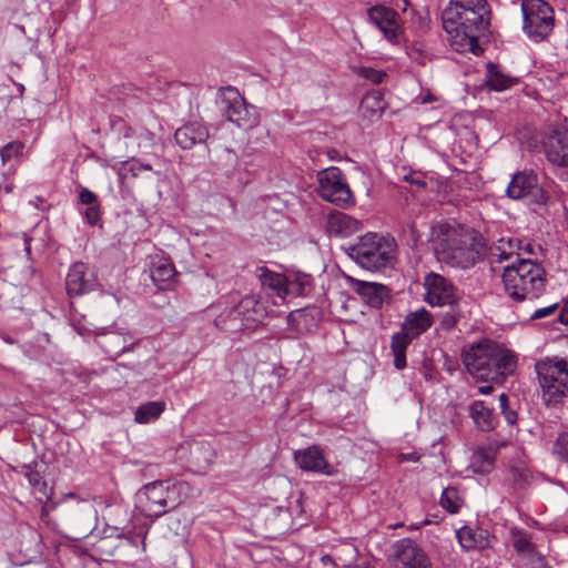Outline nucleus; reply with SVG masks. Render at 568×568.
Wrapping results in <instances>:
<instances>
[{
	"label": "nucleus",
	"instance_id": "1",
	"mask_svg": "<svg viewBox=\"0 0 568 568\" xmlns=\"http://www.w3.org/2000/svg\"><path fill=\"white\" fill-rule=\"evenodd\" d=\"M487 0H450L442 22L450 45L457 52L476 53L478 38L488 26Z\"/></svg>",
	"mask_w": 568,
	"mask_h": 568
},
{
	"label": "nucleus",
	"instance_id": "2",
	"mask_svg": "<svg viewBox=\"0 0 568 568\" xmlns=\"http://www.w3.org/2000/svg\"><path fill=\"white\" fill-rule=\"evenodd\" d=\"M430 241L438 261L462 270L475 265L484 246L479 232L455 222L433 225Z\"/></svg>",
	"mask_w": 568,
	"mask_h": 568
},
{
	"label": "nucleus",
	"instance_id": "3",
	"mask_svg": "<svg viewBox=\"0 0 568 568\" xmlns=\"http://www.w3.org/2000/svg\"><path fill=\"white\" fill-rule=\"evenodd\" d=\"M462 361L474 379L501 385L515 373L518 356L505 345L483 338L463 348Z\"/></svg>",
	"mask_w": 568,
	"mask_h": 568
},
{
	"label": "nucleus",
	"instance_id": "4",
	"mask_svg": "<svg viewBox=\"0 0 568 568\" xmlns=\"http://www.w3.org/2000/svg\"><path fill=\"white\" fill-rule=\"evenodd\" d=\"M396 250L394 237L368 232L348 245L345 252L362 268L378 272L394 265Z\"/></svg>",
	"mask_w": 568,
	"mask_h": 568
},
{
	"label": "nucleus",
	"instance_id": "5",
	"mask_svg": "<svg viewBox=\"0 0 568 568\" xmlns=\"http://www.w3.org/2000/svg\"><path fill=\"white\" fill-rule=\"evenodd\" d=\"M185 489L184 481L173 479L148 483L135 494V508L146 518H159L182 503Z\"/></svg>",
	"mask_w": 568,
	"mask_h": 568
},
{
	"label": "nucleus",
	"instance_id": "6",
	"mask_svg": "<svg viewBox=\"0 0 568 568\" xmlns=\"http://www.w3.org/2000/svg\"><path fill=\"white\" fill-rule=\"evenodd\" d=\"M503 283L506 294L511 300L532 301L545 291V270L531 260H519L504 268Z\"/></svg>",
	"mask_w": 568,
	"mask_h": 568
},
{
	"label": "nucleus",
	"instance_id": "7",
	"mask_svg": "<svg viewBox=\"0 0 568 568\" xmlns=\"http://www.w3.org/2000/svg\"><path fill=\"white\" fill-rule=\"evenodd\" d=\"M535 371L547 405L557 404L568 395V357H545Z\"/></svg>",
	"mask_w": 568,
	"mask_h": 568
},
{
	"label": "nucleus",
	"instance_id": "8",
	"mask_svg": "<svg viewBox=\"0 0 568 568\" xmlns=\"http://www.w3.org/2000/svg\"><path fill=\"white\" fill-rule=\"evenodd\" d=\"M521 11L523 30L530 40L540 42L552 31L554 11L544 0H523Z\"/></svg>",
	"mask_w": 568,
	"mask_h": 568
},
{
	"label": "nucleus",
	"instance_id": "9",
	"mask_svg": "<svg viewBox=\"0 0 568 568\" xmlns=\"http://www.w3.org/2000/svg\"><path fill=\"white\" fill-rule=\"evenodd\" d=\"M320 196L336 206L348 207L355 204V196L342 170L329 166L317 173Z\"/></svg>",
	"mask_w": 568,
	"mask_h": 568
},
{
	"label": "nucleus",
	"instance_id": "10",
	"mask_svg": "<svg viewBox=\"0 0 568 568\" xmlns=\"http://www.w3.org/2000/svg\"><path fill=\"white\" fill-rule=\"evenodd\" d=\"M506 194L513 200L531 197L534 203L547 205L549 194L539 186L538 176L532 170H524L513 175L507 185Z\"/></svg>",
	"mask_w": 568,
	"mask_h": 568
},
{
	"label": "nucleus",
	"instance_id": "11",
	"mask_svg": "<svg viewBox=\"0 0 568 568\" xmlns=\"http://www.w3.org/2000/svg\"><path fill=\"white\" fill-rule=\"evenodd\" d=\"M222 105L227 120L237 128L250 130L258 124V115L255 108L246 104L236 90L227 91V94L222 100Z\"/></svg>",
	"mask_w": 568,
	"mask_h": 568
},
{
	"label": "nucleus",
	"instance_id": "12",
	"mask_svg": "<svg viewBox=\"0 0 568 568\" xmlns=\"http://www.w3.org/2000/svg\"><path fill=\"white\" fill-rule=\"evenodd\" d=\"M369 21L378 28L384 38L392 44H397L403 34L399 14L384 4H376L368 9Z\"/></svg>",
	"mask_w": 568,
	"mask_h": 568
},
{
	"label": "nucleus",
	"instance_id": "13",
	"mask_svg": "<svg viewBox=\"0 0 568 568\" xmlns=\"http://www.w3.org/2000/svg\"><path fill=\"white\" fill-rule=\"evenodd\" d=\"M425 302L430 306L453 305L457 301L455 286L443 275L430 272L424 277Z\"/></svg>",
	"mask_w": 568,
	"mask_h": 568
},
{
	"label": "nucleus",
	"instance_id": "14",
	"mask_svg": "<svg viewBox=\"0 0 568 568\" xmlns=\"http://www.w3.org/2000/svg\"><path fill=\"white\" fill-rule=\"evenodd\" d=\"M390 566L392 568H433L427 554L409 539L396 542Z\"/></svg>",
	"mask_w": 568,
	"mask_h": 568
},
{
	"label": "nucleus",
	"instance_id": "15",
	"mask_svg": "<svg viewBox=\"0 0 568 568\" xmlns=\"http://www.w3.org/2000/svg\"><path fill=\"white\" fill-rule=\"evenodd\" d=\"M98 277L94 267L83 262L73 263L67 274L65 288L69 296H81L97 286Z\"/></svg>",
	"mask_w": 568,
	"mask_h": 568
},
{
	"label": "nucleus",
	"instance_id": "16",
	"mask_svg": "<svg viewBox=\"0 0 568 568\" xmlns=\"http://www.w3.org/2000/svg\"><path fill=\"white\" fill-rule=\"evenodd\" d=\"M544 150L552 165L568 168V130L554 129L544 140Z\"/></svg>",
	"mask_w": 568,
	"mask_h": 568
},
{
	"label": "nucleus",
	"instance_id": "17",
	"mask_svg": "<svg viewBox=\"0 0 568 568\" xmlns=\"http://www.w3.org/2000/svg\"><path fill=\"white\" fill-rule=\"evenodd\" d=\"M357 557L358 549L352 541H341L321 557V564L322 568H356Z\"/></svg>",
	"mask_w": 568,
	"mask_h": 568
},
{
	"label": "nucleus",
	"instance_id": "18",
	"mask_svg": "<svg viewBox=\"0 0 568 568\" xmlns=\"http://www.w3.org/2000/svg\"><path fill=\"white\" fill-rule=\"evenodd\" d=\"M345 281L348 286L356 292L363 301L372 307L379 308L388 296V290L385 285L375 282H365L346 275Z\"/></svg>",
	"mask_w": 568,
	"mask_h": 568
},
{
	"label": "nucleus",
	"instance_id": "19",
	"mask_svg": "<svg viewBox=\"0 0 568 568\" xmlns=\"http://www.w3.org/2000/svg\"><path fill=\"white\" fill-rule=\"evenodd\" d=\"M189 450L187 463L195 467L197 471H204L213 463L215 453L207 442H191L182 444L178 453L180 458Z\"/></svg>",
	"mask_w": 568,
	"mask_h": 568
},
{
	"label": "nucleus",
	"instance_id": "20",
	"mask_svg": "<svg viewBox=\"0 0 568 568\" xmlns=\"http://www.w3.org/2000/svg\"><path fill=\"white\" fill-rule=\"evenodd\" d=\"M294 460L305 471L332 475L323 450L316 445L295 450Z\"/></svg>",
	"mask_w": 568,
	"mask_h": 568
},
{
	"label": "nucleus",
	"instance_id": "21",
	"mask_svg": "<svg viewBox=\"0 0 568 568\" xmlns=\"http://www.w3.org/2000/svg\"><path fill=\"white\" fill-rule=\"evenodd\" d=\"M256 277L262 288L272 297H276L282 302L286 298L287 276L282 273L274 272L266 266L256 268Z\"/></svg>",
	"mask_w": 568,
	"mask_h": 568
},
{
	"label": "nucleus",
	"instance_id": "22",
	"mask_svg": "<svg viewBox=\"0 0 568 568\" xmlns=\"http://www.w3.org/2000/svg\"><path fill=\"white\" fill-rule=\"evenodd\" d=\"M176 143L184 150L193 148L195 144L204 143L209 138V130L199 122H191L175 131Z\"/></svg>",
	"mask_w": 568,
	"mask_h": 568
},
{
	"label": "nucleus",
	"instance_id": "23",
	"mask_svg": "<svg viewBox=\"0 0 568 568\" xmlns=\"http://www.w3.org/2000/svg\"><path fill=\"white\" fill-rule=\"evenodd\" d=\"M151 278L160 290H170L176 282V270L171 261L158 257L152 262Z\"/></svg>",
	"mask_w": 568,
	"mask_h": 568
},
{
	"label": "nucleus",
	"instance_id": "24",
	"mask_svg": "<svg viewBox=\"0 0 568 568\" xmlns=\"http://www.w3.org/2000/svg\"><path fill=\"white\" fill-rule=\"evenodd\" d=\"M361 222L343 212L328 215L326 229L333 236L346 237L361 230Z\"/></svg>",
	"mask_w": 568,
	"mask_h": 568
},
{
	"label": "nucleus",
	"instance_id": "25",
	"mask_svg": "<svg viewBox=\"0 0 568 568\" xmlns=\"http://www.w3.org/2000/svg\"><path fill=\"white\" fill-rule=\"evenodd\" d=\"M434 323L433 315L425 307H420L406 315L402 329L413 338L427 332Z\"/></svg>",
	"mask_w": 568,
	"mask_h": 568
},
{
	"label": "nucleus",
	"instance_id": "26",
	"mask_svg": "<svg viewBox=\"0 0 568 568\" xmlns=\"http://www.w3.org/2000/svg\"><path fill=\"white\" fill-rule=\"evenodd\" d=\"M235 305L248 328L262 322L266 316L265 307L254 295L244 296Z\"/></svg>",
	"mask_w": 568,
	"mask_h": 568
},
{
	"label": "nucleus",
	"instance_id": "27",
	"mask_svg": "<svg viewBox=\"0 0 568 568\" xmlns=\"http://www.w3.org/2000/svg\"><path fill=\"white\" fill-rule=\"evenodd\" d=\"M469 416L481 432L491 430L496 425V416L483 400H474L469 406Z\"/></svg>",
	"mask_w": 568,
	"mask_h": 568
},
{
	"label": "nucleus",
	"instance_id": "28",
	"mask_svg": "<svg viewBox=\"0 0 568 568\" xmlns=\"http://www.w3.org/2000/svg\"><path fill=\"white\" fill-rule=\"evenodd\" d=\"M214 325L224 332H237L247 328L235 304L230 307H225L216 316Z\"/></svg>",
	"mask_w": 568,
	"mask_h": 568
},
{
	"label": "nucleus",
	"instance_id": "29",
	"mask_svg": "<svg viewBox=\"0 0 568 568\" xmlns=\"http://www.w3.org/2000/svg\"><path fill=\"white\" fill-rule=\"evenodd\" d=\"M496 450L493 447H478L471 455L470 468L474 473L486 475L495 466Z\"/></svg>",
	"mask_w": 568,
	"mask_h": 568
},
{
	"label": "nucleus",
	"instance_id": "30",
	"mask_svg": "<svg viewBox=\"0 0 568 568\" xmlns=\"http://www.w3.org/2000/svg\"><path fill=\"white\" fill-rule=\"evenodd\" d=\"M414 338L405 331L394 333L390 341V349L394 355V366L404 369L407 365L406 351Z\"/></svg>",
	"mask_w": 568,
	"mask_h": 568
},
{
	"label": "nucleus",
	"instance_id": "31",
	"mask_svg": "<svg viewBox=\"0 0 568 568\" xmlns=\"http://www.w3.org/2000/svg\"><path fill=\"white\" fill-rule=\"evenodd\" d=\"M164 400H153L140 405L134 413V420L138 424H150L155 422L165 410Z\"/></svg>",
	"mask_w": 568,
	"mask_h": 568
},
{
	"label": "nucleus",
	"instance_id": "32",
	"mask_svg": "<svg viewBox=\"0 0 568 568\" xmlns=\"http://www.w3.org/2000/svg\"><path fill=\"white\" fill-rule=\"evenodd\" d=\"M385 108L386 102L379 90H372L367 92L361 102V111L368 118H378Z\"/></svg>",
	"mask_w": 568,
	"mask_h": 568
},
{
	"label": "nucleus",
	"instance_id": "33",
	"mask_svg": "<svg viewBox=\"0 0 568 568\" xmlns=\"http://www.w3.org/2000/svg\"><path fill=\"white\" fill-rule=\"evenodd\" d=\"M312 291V277L306 274H295L287 276L286 282V297L306 296Z\"/></svg>",
	"mask_w": 568,
	"mask_h": 568
},
{
	"label": "nucleus",
	"instance_id": "34",
	"mask_svg": "<svg viewBox=\"0 0 568 568\" xmlns=\"http://www.w3.org/2000/svg\"><path fill=\"white\" fill-rule=\"evenodd\" d=\"M109 510L105 514L108 525L116 530L131 532L128 520L126 508L121 504L109 505Z\"/></svg>",
	"mask_w": 568,
	"mask_h": 568
},
{
	"label": "nucleus",
	"instance_id": "35",
	"mask_svg": "<svg viewBox=\"0 0 568 568\" xmlns=\"http://www.w3.org/2000/svg\"><path fill=\"white\" fill-rule=\"evenodd\" d=\"M516 79H513L501 73L495 65L489 64L485 83L488 88L495 91H503L509 89Z\"/></svg>",
	"mask_w": 568,
	"mask_h": 568
},
{
	"label": "nucleus",
	"instance_id": "36",
	"mask_svg": "<svg viewBox=\"0 0 568 568\" xmlns=\"http://www.w3.org/2000/svg\"><path fill=\"white\" fill-rule=\"evenodd\" d=\"M511 542L514 549L517 551V554L521 557L523 560H525L529 556H532V554L537 551L529 536L524 531L513 529Z\"/></svg>",
	"mask_w": 568,
	"mask_h": 568
},
{
	"label": "nucleus",
	"instance_id": "37",
	"mask_svg": "<svg viewBox=\"0 0 568 568\" xmlns=\"http://www.w3.org/2000/svg\"><path fill=\"white\" fill-rule=\"evenodd\" d=\"M19 473L23 475L29 484L47 498L50 496L48 485L41 474L37 471L31 464H23L19 467Z\"/></svg>",
	"mask_w": 568,
	"mask_h": 568
},
{
	"label": "nucleus",
	"instance_id": "38",
	"mask_svg": "<svg viewBox=\"0 0 568 568\" xmlns=\"http://www.w3.org/2000/svg\"><path fill=\"white\" fill-rule=\"evenodd\" d=\"M456 537L464 549H473L483 545V534L468 526L456 530Z\"/></svg>",
	"mask_w": 568,
	"mask_h": 568
},
{
	"label": "nucleus",
	"instance_id": "39",
	"mask_svg": "<svg viewBox=\"0 0 568 568\" xmlns=\"http://www.w3.org/2000/svg\"><path fill=\"white\" fill-rule=\"evenodd\" d=\"M464 504L458 490L455 487H447L440 496V505L450 514H457Z\"/></svg>",
	"mask_w": 568,
	"mask_h": 568
},
{
	"label": "nucleus",
	"instance_id": "40",
	"mask_svg": "<svg viewBox=\"0 0 568 568\" xmlns=\"http://www.w3.org/2000/svg\"><path fill=\"white\" fill-rule=\"evenodd\" d=\"M150 164H143L140 162H125L119 170V176L121 180L126 179L129 175L136 178L143 171H151Z\"/></svg>",
	"mask_w": 568,
	"mask_h": 568
},
{
	"label": "nucleus",
	"instance_id": "41",
	"mask_svg": "<svg viewBox=\"0 0 568 568\" xmlns=\"http://www.w3.org/2000/svg\"><path fill=\"white\" fill-rule=\"evenodd\" d=\"M24 149V144L20 141H12L6 144L0 150V156L2 164H6L8 161H10L12 158H18L22 154Z\"/></svg>",
	"mask_w": 568,
	"mask_h": 568
},
{
	"label": "nucleus",
	"instance_id": "42",
	"mask_svg": "<svg viewBox=\"0 0 568 568\" xmlns=\"http://www.w3.org/2000/svg\"><path fill=\"white\" fill-rule=\"evenodd\" d=\"M552 452L560 459L568 462V433H562L557 437Z\"/></svg>",
	"mask_w": 568,
	"mask_h": 568
},
{
	"label": "nucleus",
	"instance_id": "43",
	"mask_svg": "<svg viewBox=\"0 0 568 568\" xmlns=\"http://www.w3.org/2000/svg\"><path fill=\"white\" fill-rule=\"evenodd\" d=\"M307 314L305 310H295L292 311L287 316V323L295 327L296 331L303 332L304 327H302V322H306Z\"/></svg>",
	"mask_w": 568,
	"mask_h": 568
},
{
	"label": "nucleus",
	"instance_id": "44",
	"mask_svg": "<svg viewBox=\"0 0 568 568\" xmlns=\"http://www.w3.org/2000/svg\"><path fill=\"white\" fill-rule=\"evenodd\" d=\"M499 406L503 415L508 424H515L517 420V414L508 408V396L505 393L499 395Z\"/></svg>",
	"mask_w": 568,
	"mask_h": 568
},
{
	"label": "nucleus",
	"instance_id": "45",
	"mask_svg": "<svg viewBox=\"0 0 568 568\" xmlns=\"http://www.w3.org/2000/svg\"><path fill=\"white\" fill-rule=\"evenodd\" d=\"M359 74L363 78L372 81L373 83H381L386 75V73L384 71L375 70V69L368 68V67L361 68Z\"/></svg>",
	"mask_w": 568,
	"mask_h": 568
},
{
	"label": "nucleus",
	"instance_id": "46",
	"mask_svg": "<svg viewBox=\"0 0 568 568\" xmlns=\"http://www.w3.org/2000/svg\"><path fill=\"white\" fill-rule=\"evenodd\" d=\"M510 471L514 480L518 484L527 483L530 477L529 470L524 464L514 465Z\"/></svg>",
	"mask_w": 568,
	"mask_h": 568
},
{
	"label": "nucleus",
	"instance_id": "47",
	"mask_svg": "<svg viewBox=\"0 0 568 568\" xmlns=\"http://www.w3.org/2000/svg\"><path fill=\"white\" fill-rule=\"evenodd\" d=\"M525 565L527 568H552L546 560V558L540 555L538 551L529 556L525 560Z\"/></svg>",
	"mask_w": 568,
	"mask_h": 568
},
{
	"label": "nucleus",
	"instance_id": "48",
	"mask_svg": "<svg viewBox=\"0 0 568 568\" xmlns=\"http://www.w3.org/2000/svg\"><path fill=\"white\" fill-rule=\"evenodd\" d=\"M84 219L88 222V224L94 226L100 222L101 219V212H100V205H93L87 207L84 211Z\"/></svg>",
	"mask_w": 568,
	"mask_h": 568
},
{
	"label": "nucleus",
	"instance_id": "49",
	"mask_svg": "<svg viewBox=\"0 0 568 568\" xmlns=\"http://www.w3.org/2000/svg\"><path fill=\"white\" fill-rule=\"evenodd\" d=\"M79 200L82 204L88 205V207L99 204L98 196L88 189L80 191Z\"/></svg>",
	"mask_w": 568,
	"mask_h": 568
},
{
	"label": "nucleus",
	"instance_id": "50",
	"mask_svg": "<svg viewBox=\"0 0 568 568\" xmlns=\"http://www.w3.org/2000/svg\"><path fill=\"white\" fill-rule=\"evenodd\" d=\"M557 307H558V304L557 303H552V304H550L548 306L537 308L532 313L531 317L532 318H544V317H547L550 314H552L557 310Z\"/></svg>",
	"mask_w": 568,
	"mask_h": 568
},
{
	"label": "nucleus",
	"instance_id": "51",
	"mask_svg": "<svg viewBox=\"0 0 568 568\" xmlns=\"http://www.w3.org/2000/svg\"><path fill=\"white\" fill-rule=\"evenodd\" d=\"M495 383H486L485 385H481L478 387V393L481 395H489L494 390Z\"/></svg>",
	"mask_w": 568,
	"mask_h": 568
},
{
	"label": "nucleus",
	"instance_id": "52",
	"mask_svg": "<svg viewBox=\"0 0 568 568\" xmlns=\"http://www.w3.org/2000/svg\"><path fill=\"white\" fill-rule=\"evenodd\" d=\"M23 242H24V251H26L27 255L29 256L31 253L30 239L26 234H23Z\"/></svg>",
	"mask_w": 568,
	"mask_h": 568
},
{
	"label": "nucleus",
	"instance_id": "53",
	"mask_svg": "<svg viewBox=\"0 0 568 568\" xmlns=\"http://www.w3.org/2000/svg\"><path fill=\"white\" fill-rule=\"evenodd\" d=\"M558 320L560 323L562 324H568V312H561L559 315H558Z\"/></svg>",
	"mask_w": 568,
	"mask_h": 568
},
{
	"label": "nucleus",
	"instance_id": "54",
	"mask_svg": "<svg viewBox=\"0 0 568 568\" xmlns=\"http://www.w3.org/2000/svg\"><path fill=\"white\" fill-rule=\"evenodd\" d=\"M124 351H125V345L119 347V349H116V351L114 349V353L118 354V353H122Z\"/></svg>",
	"mask_w": 568,
	"mask_h": 568
},
{
	"label": "nucleus",
	"instance_id": "55",
	"mask_svg": "<svg viewBox=\"0 0 568 568\" xmlns=\"http://www.w3.org/2000/svg\"><path fill=\"white\" fill-rule=\"evenodd\" d=\"M429 101H432V98L429 95L423 98L424 103L429 102Z\"/></svg>",
	"mask_w": 568,
	"mask_h": 568
},
{
	"label": "nucleus",
	"instance_id": "56",
	"mask_svg": "<svg viewBox=\"0 0 568 568\" xmlns=\"http://www.w3.org/2000/svg\"><path fill=\"white\" fill-rule=\"evenodd\" d=\"M109 339H120V336L112 334L109 336Z\"/></svg>",
	"mask_w": 568,
	"mask_h": 568
},
{
	"label": "nucleus",
	"instance_id": "57",
	"mask_svg": "<svg viewBox=\"0 0 568 568\" xmlns=\"http://www.w3.org/2000/svg\"><path fill=\"white\" fill-rule=\"evenodd\" d=\"M67 498H75V495L73 493H69L68 495H65Z\"/></svg>",
	"mask_w": 568,
	"mask_h": 568
},
{
	"label": "nucleus",
	"instance_id": "58",
	"mask_svg": "<svg viewBox=\"0 0 568 568\" xmlns=\"http://www.w3.org/2000/svg\"><path fill=\"white\" fill-rule=\"evenodd\" d=\"M404 459H405V460H415V458L413 457V455H409L408 457H405Z\"/></svg>",
	"mask_w": 568,
	"mask_h": 568
},
{
	"label": "nucleus",
	"instance_id": "59",
	"mask_svg": "<svg viewBox=\"0 0 568 568\" xmlns=\"http://www.w3.org/2000/svg\"><path fill=\"white\" fill-rule=\"evenodd\" d=\"M11 189H12V187H11L10 185H7V186H6V192H7V193L11 192Z\"/></svg>",
	"mask_w": 568,
	"mask_h": 568
},
{
	"label": "nucleus",
	"instance_id": "60",
	"mask_svg": "<svg viewBox=\"0 0 568 568\" xmlns=\"http://www.w3.org/2000/svg\"><path fill=\"white\" fill-rule=\"evenodd\" d=\"M90 513L95 515V510L92 507H90Z\"/></svg>",
	"mask_w": 568,
	"mask_h": 568
},
{
	"label": "nucleus",
	"instance_id": "61",
	"mask_svg": "<svg viewBox=\"0 0 568 568\" xmlns=\"http://www.w3.org/2000/svg\"><path fill=\"white\" fill-rule=\"evenodd\" d=\"M356 568H369V567H368V566H366V567H359V566H357V565H356Z\"/></svg>",
	"mask_w": 568,
	"mask_h": 568
}]
</instances>
